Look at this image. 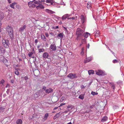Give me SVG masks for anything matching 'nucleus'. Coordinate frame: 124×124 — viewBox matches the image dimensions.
<instances>
[{
    "mask_svg": "<svg viewBox=\"0 0 124 124\" xmlns=\"http://www.w3.org/2000/svg\"><path fill=\"white\" fill-rule=\"evenodd\" d=\"M0 51L2 53H5V51L3 47L0 48Z\"/></svg>",
    "mask_w": 124,
    "mask_h": 124,
    "instance_id": "nucleus-32",
    "label": "nucleus"
},
{
    "mask_svg": "<svg viewBox=\"0 0 124 124\" xmlns=\"http://www.w3.org/2000/svg\"><path fill=\"white\" fill-rule=\"evenodd\" d=\"M68 108H70L71 109H72L74 108V106L72 105H68L67 106Z\"/></svg>",
    "mask_w": 124,
    "mask_h": 124,
    "instance_id": "nucleus-29",
    "label": "nucleus"
},
{
    "mask_svg": "<svg viewBox=\"0 0 124 124\" xmlns=\"http://www.w3.org/2000/svg\"><path fill=\"white\" fill-rule=\"evenodd\" d=\"M34 74L36 76H38L40 74L39 71L38 70H36L34 71Z\"/></svg>",
    "mask_w": 124,
    "mask_h": 124,
    "instance_id": "nucleus-8",
    "label": "nucleus"
},
{
    "mask_svg": "<svg viewBox=\"0 0 124 124\" xmlns=\"http://www.w3.org/2000/svg\"><path fill=\"white\" fill-rule=\"evenodd\" d=\"M55 107L54 109V110H56V109H58V107Z\"/></svg>",
    "mask_w": 124,
    "mask_h": 124,
    "instance_id": "nucleus-51",
    "label": "nucleus"
},
{
    "mask_svg": "<svg viewBox=\"0 0 124 124\" xmlns=\"http://www.w3.org/2000/svg\"><path fill=\"white\" fill-rule=\"evenodd\" d=\"M22 78L23 79H24L26 81L28 79V78L27 76L24 77H22Z\"/></svg>",
    "mask_w": 124,
    "mask_h": 124,
    "instance_id": "nucleus-35",
    "label": "nucleus"
},
{
    "mask_svg": "<svg viewBox=\"0 0 124 124\" xmlns=\"http://www.w3.org/2000/svg\"><path fill=\"white\" fill-rule=\"evenodd\" d=\"M45 1V0H33L28 2V6L30 7L36 8L37 9H43L44 7L41 3Z\"/></svg>",
    "mask_w": 124,
    "mask_h": 124,
    "instance_id": "nucleus-1",
    "label": "nucleus"
},
{
    "mask_svg": "<svg viewBox=\"0 0 124 124\" xmlns=\"http://www.w3.org/2000/svg\"><path fill=\"white\" fill-rule=\"evenodd\" d=\"M105 45L107 47V48H108L109 50L110 51H111V50L106 45Z\"/></svg>",
    "mask_w": 124,
    "mask_h": 124,
    "instance_id": "nucleus-60",
    "label": "nucleus"
},
{
    "mask_svg": "<svg viewBox=\"0 0 124 124\" xmlns=\"http://www.w3.org/2000/svg\"><path fill=\"white\" fill-rule=\"evenodd\" d=\"M4 13L3 12H1L0 13V21L2 20L4 18Z\"/></svg>",
    "mask_w": 124,
    "mask_h": 124,
    "instance_id": "nucleus-20",
    "label": "nucleus"
},
{
    "mask_svg": "<svg viewBox=\"0 0 124 124\" xmlns=\"http://www.w3.org/2000/svg\"><path fill=\"white\" fill-rule=\"evenodd\" d=\"M2 42L3 45L5 48H8L9 47V44L8 40L3 39L2 40Z\"/></svg>",
    "mask_w": 124,
    "mask_h": 124,
    "instance_id": "nucleus-3",
    "label": "nucleus"
},
{
    "mask_svg": "<svg viewBox=\"0 0 124 124\" xmlns=\"http://www.w3.org/2000/svg\"><path fill=\"white\" fill-rule=\"evenodd\" d=\"M81 50H82V51L81 53V54H83L84 53V48H82V49H81Z\"/></svg>",
    "mask_w": 124,
    "mask_h": 124,
    "instance_id": "nucleus-40",
    "label": "nucleus"
},
{
    "mask_svg": "<svg viewBox=\"0 0 124 124\" xmlns=\"http://www.w3.org/2000/svg\"><path fill=\"white\" fill-rule=\"evenodd\" d=\"M16 4V3L15 2H13V3H12L11 4H10V5L9 6L10 7H11V8H12L13 9H14L15 8V7H14L15 5Z\"/></svg>",
    "mask_w": 124,
    "mask_h": 124,
    "instance_id": "nucleus-21",
    "label": "nucleus"
},
{
    "mask_svg": "<svg viewBox=\"0 0 124 124\" xmlns=\"http://www.w3.org/2000/svg\"><path fill=\"white\" fill-rule=\"evenodd\" d=\"M15 74L17 75H18L19 74L18 69L15 68L14 71Z\"/></svg>",
    "mask_w": 124,
    "mask_h": 124,
    "instance_id": "nucleus-25",
    "label": "nucleus"
},
{
    "mask_svg": "<svg viewBox=\"0 0 124 124\" xmlns=\"http://www.w3.org/2000/svg\"><path fill=\"white\" fill-rule=\"evenodd\" d=\"M53 28L54 29H56L58 28V26H54L53 27Z\"/></svg>",
    "mask_w": 124,
    "mask_h": 124,
    "instance_id": "nucleus-44",
    "label": "nucleus"
},
{
    "mask_svg": "<svg viewBox=\"0 0 124 124\" xmlns=\"http://www.w3.org/2000/svg\"><path fill=\"white\" fill-rule=\"evenodd\" d=\"M105 45L107 47V48H108L109 50L110 51H111V50L106 45Z\"/></svg>",
    "mask_w": 124,
    "mask_h": 124,
    "instance_id": "nucleus-57",
    "label": "nucleus"
},
{
    "mask_svg": "<svg viewBox=\"0 0 124 124\" xmlns=\"http://www.w3.org/2000/svg\"><path fill=\"white\" fill-rule=\"evenodd\" d=\"M9 91L8 89L7 91H6V93H7V94H9Z\"/></svg>",
    "mask_w": 124,
    "mask_h": 124,
    "instance_id": "nucleus-55",
    "label": "nucleus"
},
{
    "mask_svg": "<svg viewBox=\"0 0 124 124\" xmlns=\"http://www.w3.org/2000/svg\"><path fill=\"white\" fill-rule=\"evenodd\" d=\"M118 61H117L115 59V60H113V62L114 63H116Z\"/></svg>",
    "mask_w": 124,
    "mask_h": 124,
    "instance_id": "nucleus-41",
    "label": "nucleus"
},
{
    "mask_svg": "<svg viewBox=\"0 0 124 124\" xmlns=\"http://www.w3.org/2000/svg\"><path fill=\"white\" fill-rule=\"evenodd\" d=\"M60 112L57 113L54 117V119H55L57 118H58L60 116Z\"/></svg>",
    "mask_w": 124,
    "mask_h": 124,
    "instance_id": "nucleus-24",
    "label": "nucleus"
},
{
    "mask_svg": "<svg viewBox=\"0 0 124 124\" xmlns=\"http://www.w3.org/2000/svg\"><path fill=\"white\" fill-rule=\"evenodd\" d=\"M46 1L47 3H50L51 4H53V0H46Z\"/></svg>",
    "mask_w": 124,
    "mask_h": 124,
    "instance_id": "nucleus-31",
    "label": "nucleus"
},
{
    "mask_svg": "<svg viewBox=\"0 0 124 124\" xmlns=\"http://www.w3.org/2000/svg\"><path fill=\"white\" fill-rule=\"evenodd\" d=\"M111 86L113 89V91H114L115 88V85L113 83H111Z\"/></svg>",
    "mask_w": 124,
    "mask_h": 124,
    "instance_id": "nucleus-18",
    "label": "nucleus"
},
{
    "mask_svg": "<svg viewBox=\"0 0 124 124\" xmlns=\"http://www.w3.org/2000/svg\"><path fill=\"white\" fill-rule=\"evenodd\" d=\"M84 31L80 28H77L76 32L77 39H80L82 38L83 35Z\"/></svg>",
    "mask_w": 124,
    "mask_h": 124,
    "instance_id": "nucleus-2",
    "label": "nucleus"
},
{
    "mask_svg": "<svg viewBox=\"0 0 124 124\" xmlns=\"http://www.w3.org/2000/svg\"><path fill=\"white\" fill-rule=\"evenodd\" d=\"M91 94H92L93 95H97L98 94V93H96L95 92L93 91H92L91 92Z\"/></svg>",
    "mask_w": 124,
    "mask_h": 124,
    "instance_id": "nucleus-34",
    "label": "nucleus"
},
{
    "mask_svg": "<svg viewBox=\"0 0 124 124\" xmlns=\"http://www.w3.org/2000/svg\"><path fill=\"white\" fill-rule=\"evenodd\" d=\"M45 35H46V37H48L49 36V35L48 34V33H45Z\"/></svg>",
    "mask_w": 124,
    "mask_h": 124,
    "instance_id": "nucleus-49",
    "label": "nucleus"
},
{
    "mask_svg": "<svg viewBox=\"0 0 124 124\" xmlns=\"http://www.w3.org/2000/svg\"><path fill=\"white\" fill-rule=\"evenodd\" d=\"M88 73L89 75L93 74H94V71L93 70H89L88 71Z\"/></svg>",
    "mask_w": 124,
    "mask_h": 124,
    "instance_id": "nucleus-26",
    "label": "nucleus"
},
{
    "mask_svg": "<svg viewBox=\"0 0 124 124\" xmlns=\"http://www.w3.org/2000/svg\"><path fill=\"white\" fill-rule=\"evenodd\" d=\"M81 87L82 88H82H84V87L83 85H82V86H81Z\"/></svg>",
    "mask_w": 124,
    "mask_h": 124,
    "instance_id": "nucleus-64",
    "label": "nucleus"
},
{
    "mask_svg": "<svg viewBox=\"0 0 124 124\" xmlns=\"http://www.w3.org/2000/svg\"><path fill=\"white\" fill-rule=\"evenodd\" d=\"M5 108L3 107H1L0 108V112H2L4 111Z\"/></svg>",
    "mask_w": 124,
    "mask_h": 124,
    "instance_id": "nucleus-33",
    "label": "nucleus"
},
{
    "mask_svg": "<svg viewBox=\"0 0 124 124\" xmlns=\"http://www.w3.org/2000/svg\"><path fill=\"white\" fill-rule=\"evenodd\" d=\"M96 72V74L99 76H103L105 75L104 72L101 70H98Z\"/></svg>",
    "mask_w": 124,
    "mask_h": 124,
    "instance_id": "nucleus-6",
    "label": "nucleus"
},
{
    "mask_svg": "<svg viewBox=\"0 0 124 124\" xmlns=\"http://www.w3.org/2000/svg\"><path fill=\"white\" fill-rule=\"evenodd\" d=\"M105 45L107 47V48H108L109 50L110 51H111V50L106 45Z\"/></svg>",
    "mask_w": 124,
    "mask_h": 124,
    "instance_id": "nucleus-58",
    "label": "nucleus"
},
{
    "mask_svg": "<svg viewBox=\"0 0 124 124\" xmlns=\"http://www.w3.org/2000/svg\"><path fill=\"white\" fill-rule=\"evenodd\" d=\"M77 73H71L67 75V77L70 79H74L78 77Z\"/></svg>",
    "mask_w": 124,
    "mask_h": 124,
    "instance_id": "nucleus-4",
    "label": "nucleus"
},
{
    "mask_svg": "<svg viewBox=\"0 0 124 124\" xmlns=\"http://www.w3.org/2000/svg\"><path fill=\"white\" fill-rule=\"evenodd\" d=\"M16 8L18 9H21V7L19 5H17L16 6Z\"/></svg>",
    "mask_w": 124,
    "mask_h": 124,
    "instance_id": "nucleus-36",
    "label": "nucleus"
},
{
    "mask_svg": "<svg viewBox=\"0 0 124 124\" xmlns=\"http://www.w3.org/2000/svg\"><path fill=\"white\" fill-rule=\"evenodd\" d=\"M64 99V98L63 97H62L60 99V101L61 102Z\"/></svg>",
    "mask_w": 124,
    "mask_h": 124,
    "instance_id": "nucleus-42",
    "label": "nucleus"
},
{
    "mask_svg": "<svg viewBox=\"0 0 124 124\" xmlns=\"http://www.w3.org/2000/svg\"><path fill=\"white\" fill-rule=\"evenodd\" d=\"M91 3H92L91 2L89 1L88 2L87 5L91 6Z\"/></svg>",
    "mask_w": 124,
    "mask_h": 124,
    "instance_id": "nucleus-46",
    "label": "nucleus"
},
{
    "mask_svg": "<svg viewBox=\"0 0 124 124\" xmlns=\"http://www.w3.org/2000/svg\"><path fill=\"white\" fill-rule=\"evenodd\" d=\"M38 50L39 51V53H41L42 52H43L44 51V49L43 48H42V49H39Z\"/></svg>",
    "mask_w": 124,
    "mask_h": 124,
    "instance_id": "nucleus-37",
    "label": "nucleus"
},
{
    "mask_svg": "<svg viewBox=\"0 0 124 124\" xmlns=\"http://www.w3.org/2000/svg\"><path fill=\"white\" fill-rule=\"evenodd\" d=\"M69 111L70 110L69 109H68V110L65 111L64 112V113H67L68 111Z\"/></svg>",
    "mask_w": 124,
    "mask_h": 124,
    "instance_id": "nucleus-47",
    "label": "nucleus"
},
{
    "mask_svg": "<svg viewBox=\"0 0 124 124\" xmlns=\"http://www.w3.org/2000/svg\"><path fill=\"white\" fill-rule=\"evenodd\" d=\"M92 58L91 57L87 58L85 59L84 60V62L85 63H86L92 60Z\"/></svg>",
    "mask_w": 124,
    "mask_h": 124,
    "instance_id": "nucleus-11",
    "label": "nucleus"
},
{
    "mask_svg": "<svg viewBox=\"0 0 124 124\" xmlns=\"http://www.w3.org/2000/svg\"><path fill=\"white\" fill-rule=\"evenodd\" d=\"M11 83H13L14 82V80H13L12 79V80H11Z\"/></svg>",
    "mask_w": 124,
    "mask_h": 124,
    "instance_id": "nucleus-52",
    "label": "nucleus"
},
{
    "mask_svg": "<svg viewBox=\"0 0 124 124\" xmlns=\"http://www.w3.org/2000/svg\"><path fill=\"white\" fill-rule=\"evenodd\" d=\"M63 28L65 29V30H66V31L67 30V29L66 27H64Z\"/></svg>",
    "mask_w": 124,
    "mask_h": 124,
    "instance_id": "nucleus-63",
    "label": "nucleus"
},
{
    "mask_svg": "<svg viewBox=\"0 0 124 124\" xmlns=\"http://www.w3.org/2000/svg\"><path fill=\"white\" fill-rule=\"evenodd\" d=\"M41 38L42 39H43L44 41L46 40V39L45 36L43 35L42 34L41 36Z\"/></svg>",
    "mask_w": 124,
    "mask_h": 124,
    "instance_id": "nucleus-27",
    "label": "nucleus"
},
{
    "mask_svg": "<svg viewBox=\"0 0 124 124\" xmlns=\"http://www.w3.org/2000/svg\"><path fill=\"white\" fill-rule=\"evenodd\" d=\"M35 43L37 44L38 42V40L37 39H35Z\"/></svg>",
    "mask_w": 124,
    "mask_h": 124,
    "instance_id": "nucleus-48",
    "label": "nucleus"
},
{
    "mask_svg": "<svg viewBox=\"0 0 124 124\" xmlns=\"http://www.w3.org/2000/svg\"><path fill=\"white\" fill-rule=\"evenodd\" d=\"M7 30L8 33L13 32V28L11 26H8L7 28Z\"/></svg>",
    "mask_w": 124,
    "mask_h": 124,
    "instance_id": "nucleus-7",
    "label": "nucleus"
},
{
    "mask_svg": "<svg viewBox=\"0 0 124 124\" xmlns=\"http://www.w3.org/2000/svg\"><path fill=\"white\" fill-rule=\"evenodd\" d=\"M105 45L107 47V48H108L109 50L110 51H111V50L106 45Z\"/></svg>",
    "mask_w": 124,
    "mask_h": 124,
    "instance_id": "nucleus-59",
    "label": "nucleus"
},
{
    "mask_svg": "<svg viewBox=\"0 0 124 124\" xmlns=\"http://www.w3.org/2000/svg\"><path fill=\"white\" fill-rule=\"evenodd\" d=\"M50 49L51 50V51H55L56 49V47L54 43L53 42V44H51L50 46Z\"/></svg>",
    "mask_w": 124,
    "mask_h": 124,
    "instance_id": "nucleus-5",
    "label": "nucleus"
},
{
    "mask_svg": "<svg viewBox=\"0 0 124 124\" xmlns=\"http://www.w3.org/2000/svg\"><path fill=\"white\" fill-rule=\"evenodd\" d=\"M8 34L9 36L10 39L11 40H13V39L14 37V34L13 31L9 33H8Z\"/></svg>",
    "mask_w": 124,
    "mask_h": 124,
    "instance_id": "nucleus-9",
    "label": "nucleus"
},
{
    "mask_svg": "<svg viewBox=\"0 0 124 124\" xmlns=\"http://www.w3.org/2000/svg\"><path fill=\"white\" fill-rule=\"evenodd\" d=\"M33 53L32 52H30L28 54V55H29V57H31L32 55L33 54Z\"/></svg>",
    "mask_w": 124,
    "mask_h": 124,
    "instance_id": "nucleus-39",
    "label": "nucleus"
},
{
    "mask_svg": "<svg viewBox=\"0 0 124 124\" xmlns=\"http://www.w3.org/2000/svg\"><path fill=\"white\" fill-rule=\"evenodd\" d=\"M108 117L106 116H104L102 118L101 121L103 122L106 121Z\"/></svg>",
    "mask_w": 124,
    "mask_h": 124,
    "instance_id": "nucleus-22",
    "label": "nucleus"
},
{
    "mask_svg": "<svg viewBox=\"0 0 124 124\" xmlns=\"http://www.w3.org/2000/svg\"><path fill=\"white\" fill-rule=\"evenodd\" d=\"M85 39H83L82 40V43H84V42H85Z\"/></svg>",
    "mask_w": 124,
    "mask_h": 124,
    "instance_id": "nucleus-45",
    "label": "nucleus"
},
{
    "mask_svg": "<svg viewBox=\"0 0 124 124\" xmlns=\"http://www.w3.org/2000/svg\"><path fill=\"white\" fill-rule=\"evenodd\" d=\"M17 124H22V121L21 119H18L16 121Z\"/></svg>",
    "mask_w": 124,
    "mask_h": 124,
    "instance_id": "nucleus-19",
    "label": "nucleus"
},
{
    "mask_svg": "<svg viewBox=\"0 0 124 124\" xmlns=\"http://www.w3.org/2000/svg\"><path fill=\"white\" fill-rule=\"evenodd\" d=\"M43 57L45 59L48 58V54L47 53L45 52L43 53Z\"/></svg>",
    "mask_w": 124,
    "mask_h": 124,
    "instance_id": "nucleus-15",
    "label": "nucleus"
},
{
    "mask_svg": "<svg viewBox=\"0 0 124 124\" xmlns=\"http://www.w3.org/2000/svg\"><path fill=\"white\" fill-rule=\"evenodd\" d=\"M46 11H47L48 13H51L53 14L54 13V12L53 11L48 9H46Z\"/></svg>",
    "mask_w": 124,
    "mask_h": 124,
    "instance_id": "nucleus-38",
    "label": "nucleus"
},
{
    "mask_svg": "<svg viewBox=\"0 0 124 124\" xmlns=\"http://www.w3.org/2000/svg\"><path fill=\"white\" fill-rule=\"evenodd\" d=\"M105 45L107 47V48H108L109 50L110 51H111V50L106 45Z\"/></svg>",
    "mask_w": 124,
    "mask_h": 124,
    "instance_id": "nucleus-56",
    "label": "nucleus"
},
{
    "mask_svg": "<svg viewBox=\"0 0 124 124\" xmlns=\"http://www.w3.org/2000/svg\"><path fill=\"white\" fill-rule=\"evenodd\" d=\"M90 45L89 44H88V45L87 46V47L88 48H89V47Z\"/></svg>",
    "mask_w": 124,
    "mask_h": 124,
    "instance_id": "nucleus-61",
    "label": "nucleus"
},
{
    "mask_svg": "<svg viewBox=\"0 0 124 124\" xmlns=\"http://www.w3.org/2000/svg\"><path fill=\"white\" fill-rule=\"evenodd\" d=\"M9 3H10L11 2V0H7Z\"/></svg>",
    "mask_w": 124,
    "mask_h": 124,
    "instance_id": "nucleus-53",
    "label": "nucleus"
},
{
    "mask_svg": "<svg viewBox=\"0 0 124 124\" xmlns=\"http://www.w3.org/2000/svg\"><path fill=\"white\" fill-rule=\"evenodd\" d=\"M84 95L83 94H81L79 96L78 98L81 100H83L84 98Z\"/></svg>",
    "mask_w": 124,
    "mask_h": 124,
    "instance_id": "nucleus-28",
    "label": "nucleus"
},
{
    "mask_svg": "<svg viewBox=\"0 0 124 124\" xmlns=\"http://www.w3.org/2000/svg\"><path fill=\"white\" fill-rule=\"evenodd\" d=\"M48 116V113H46L44 115V116L42 119L43 120L45 121L47 119Z\"/></svg>",
    "mask_w": 124,
    "mask_h": 124,
    "instance_id": "nucleus-17",
    "label": "nucleus"
},
{
    "mask_svg": "<svg viewBox=\"0 0 124 124\" xmlns=\"http://www.w3.org/2000/svg\"><path fill=\"white\" fill-rule=\"evenodd\" d=\"M70 16V15L68 14H66L64 15L62 17V19L64 20L66 19L68 17Z\"/></svg>",
    "mask_w": 124,
    "mask_h": 124,
    "instance_id": "nucleus-14",
    "label": "nucleus"
},
{
    "mask_svg": "<svg viewBox=\"0 0 124 124\" xmlns=\"http://www.w3.org/2000/svg\"><path fill=\"white\" fill-rule=\"evenodd\" d=\"M90 6H90L89 5H87V7L88 8H90Z\"/></svg>",
    "mask_w": 124,
    "mask_h": 124,
    "instance_id": "nucleus-54",
    "label": "nucleus"
},
{
    "mask_svg": "<svg viewBox=\"0 0 124 124\" xmlns=\"http://www.w3.org/2000/svg\"><path fill=\"white\" fill-rule=\"evenodd\" d=\"M46 87L44 86H43V89H44V90H46Z\"/></svg>",
    "mask_w": 124,
    "mask_h": 124,
    "instance_id": "nucleus-50",
    "label": "nucleus"
},
{
    "mask_svg": "<svg viewBox=\"0 0 124 124\" xmlns=\"http://www.w3.org/2000/svg\"><path fill=\"white\" fill-rule=\"evenodd\" d=\"M64 35L62 33H60V34H58L57 36V37L59 39L60 38L61 39H62V38H63V35Z\"/></svg>",
    "mask_w": 124,
    "mask_h": 124,
    "instance_id": "nucleus-16",
    "label": "nucleus"
},
{
    "mask_svg": "<svg viewBox=\"0 0 124 124\" xmlns=\"http://www.w3.org/2000/svg\"><path fill=\"white\" fill-rule=\"evenodd\" d=\"M80 18L81 19L82 23L83 24L85 21V19L84 16L83 15H81L80 16Z\"/></svg>",
    "mask_w": 124,
    "mask_h": 124,
    "instance_id": "nucleus-10",
    "label": "nucleus"
},
{
    "mask_svg": "<svg viewBox=\"0 0 124 124\" xmlns=\"http://www.w3.org/2000/svg\"><path fill=\"white\" fill-rule=\"evenodd\" d=\"M90 35V33L87 32H86L85 33H83V36H84V38H87L88 37V35Z\"/></svg>",
    "mask_w": 124,
    "mask_h": 124,
    "instance_id": "nucleus-23",
    "label": "nucleus"
},
{
    "mask_svg": "<svg viewBox=\"0 0 124 124\" xmlns=\"http://www.w3.org/2000/svg\"><path fill=\"white\" fill-rule=\"evenodd\" d=\"M4 82V80L3 79H2L0 82V84L1 86L3 85Z\"/></svg>",
    "mask_w": 124,
    "mask_h": 124,
    "instance_id": "nucleus-30",
    "label": "nucleus"
},
{
    "mask_svg": "<svg viewBox=\"0 0 124 124\" xmlns=\"http://www.w3.org/2000/svg\"><path fill=\"white\" fill-rule=\"evenodd\" d=\"M72 18H71V17H68V18H67V19H68V20H69V19H72Z\"/></svg>",
    "mask_w": 124,
    "mask_h": 124,
    "instance_id": "nucleus-62",
    "label": "nucleus"
},
{
    "mask_svg": "<svg viewBox=\"0 0 124 124\" xmlns=\"http://www.w3.org/2000/svg\"><path fill=\"white\" fill-rule=\"evenodd\" d=\"M26 26L25 25H24L22 26H21L19 29V31L21 32H23L24 29L26 28Z\"/></svg>",
    "mask_w": 124,
    "mask_h": 124,
    "instance_id": "nucleus-13",
    "label": "nucleus"
},
{
    "mask_svg": "<svg viewBox=\"0 0 124 124\" xmlns=\"http://www.w3.org/2000/svg\"><path fill=\"white\" fill-rule=\"evenodd\" d=\"M53 91V89L52 88H49L46 90L45 92L46 93H52Z\"/></svg>",
    "mask_w": 124,
    "mask_h": 124,
    "instance_id": "nucleus-12",
    "label": "nucleus"
},
{
    "mask_svg": "<svg viewBox=\"0 0 124 124\" xmlns=\"http://www.w3.org/2000/svg\"><path fill=\"white\" fill-rule=\"evenodd\" d=\"M65 104V103H62L59 106V107H60L61 106H62L64 105Z\"/></svg>",
    "mask_w": 124,
    "mask_h": 124,
    "instance_id": "nucleus-43",
    "label": "nucleus"
}]
</instances>
